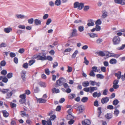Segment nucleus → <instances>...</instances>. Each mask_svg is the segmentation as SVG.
<instances>
[{
  "instance_id": "bf43d9fd",
  "label": "nucleus",
  "mask_w": 125,
  "mask_h": 125,
  "mask_svg": "<svg viewBox=\"0 0 125 125\" xmlns=\"http://www.w3.org/2000/svg\"><path fill=\"white\" fill-rule=\"evenodd\" d=\"M26 100L25 99H21L19 100V102L21 104H23L26 102Z\"/></svg>"
},
{
  "instance_id": "dca6fc26",
  "label": "nucleus",
  "mask_w": 125,
  "mask_h": 125,
  "mask_svg": "<svg viewBox=\"0 0 125 125\" xmlns=\"http://www.w3.org/2000/svg\"><path fill=\"white\" fill-rule=\"evenodd\" d=\"M34 23L36 25H40L41 24V21L38 19H35L34 20Z\"/></svg>"
},
{
  "instance_id": "e2e57ef3",
  "label": "nucleus",
  "mask_w": 125,
  "mask_h": 125,
  "mask_svg": "<svg viewBox=\"0 0 125 125\" xmlns=\"http://www.w3.org/2000/svg\"><path fill=\"white\" fill-rule=\"evenodd\" d=\"M89 9V6H85L83 8V10L85 11H87Z\"/></svg>"
},
{
  "instance_id": "423d86ee",
  "label": "nucleus",
  "mask_w": 125,
  "mask_h": 125,
  "mask_svg": "<svg viewBox=\"0 0 125 125\" xmlns=\"http://www.w3.org/2000/svg\"><path fill=\"white\" fill-rule=\"evenodd\" d=\"M42 123L43 125H52V122L50 120H48L47 121L45 120H43L42 121Z\"/></svg>"
},
{
  "instance_id": "6e6552de",
  "label": "nucleus",
  "mask_w": 125,
  "mask_h": 125,
  "mask_svg": "<svg viewBox=\"0 0 125 125\" xmlns=\"http://www.w3.org/2000/svg\"><path fill=\"white\" fill-rule=\"evenodd\" d=\"M78 114L82 113L84 110V106L82 105L78 106Z\"/></svg>"
},
{
  "instance_id": "f3484780",
  "label": "nucleus",
  "mask_w": 125,
  "mask_h": 125,
  "mask_svg": "<svg viewBox=\"0 0 125 125\" xmlns=\"http://www.w3.org/2000/svg\"><path fill=\"white\" fill-rule=\"evenodd\" d=\"M115 109L114 114L115 116L117 117L119 114V110L117 109V107H115Z\"/></svg>"
},
{
  "instance_id": "37998d69",
  "label": "nucleus",
  "mask_w": 125,
  "mask_h": 125,
  "mask_svg": "<svg viewBox=\"0 0 125 125\" xmlns=\"http://www.w3.org/2000/svg\"><path fill=\"white\" fill-rule=\"evenodd\" d=\"M96 76L97 78H100L101 79H103L104 78V76L100 74H97Z\"/></svg>"
},
{
  "instance_id": "b1692460",
  "label": "nucleus",
  "mask_w": 125,
  "mask_h": 125,
  "mask_svg": "<svg viewBox=\"0 0 125 125\" xmlns=\"http://www.w3.org/2000/svg\"><path fill=\"white\" fill-rule=\"evenodd\" d=\"M103 14L102 16V17L103 18H105L107 16V12L105 11H103Z\"/></svg>"
},
{
  "instance_id": "c85d7f7f",
  "label": "nucleus",
  "mask_w": 125,
  "mask_h": 125,
  "mask_svg": "<svg viewBox=\"0 0 125 125\" xmlns=\"http://www.w3.org/2000/svg\"><path fill=\"white\" fill-rule=\"evenodd\" d=\"M75 94H70L68 96V98L70 99H72L75 97Z\"/></svg>"
},
{
  "instance_id": "f03ea898",
  "label": "nucleus",
  "mask_w": 125,
  "mask_h": 125,
  "mask_svg": "<svg viewBox=\"0 0 125 125\" xmlns=\"http://www.w3.org/2000/svg\"><path fill=\"white\" fill-rule=\"evenodd\" d=\"M66 80L63 78H60L59 79L57 80L56 82V85L61 86L63 85L64 83L66 82Z\"/></svg>"
},
{
  "instance_id": "69168bd1",
  "label": "nucleus",
  "mask_w": 125,
  "mask_h": 125,
  "mask_svg": "<svg viewBox=\"0 0 125 125\" xmlns=\"http://www.w3.org/2000/svg\"><path fill=\"white\" fill-rule=\"evenodd\" d=\"M101 71L103 72H105L106 70V68L105 67H102L101 68Z\"/></svg>"
},
{
  "instance_id": "5701e85b",
  "label": "nucleus",
  "mask_w": 125,
  "mask_h": 125,
  "mask_svg": "<svg viewBox=\"0 0 125 125\" xmlns=\"http://www.w3.org/2000/svg\"><path fill=\"white\" fill-rule=\"evenodd\" d=\"M15 17L18 19H22L23 18H26L27 17L21 14H17L16 15Z\"/></svg>"
},
{
  "instance_id": "7c9ffc66",
  "label": "nucleus",
  "mask_w": 125,
  "mask_h": 125,
  "mask_svg": "<svg viewBox=\"0 0 125 125\" xmlns=\"http://www.w3.org/2000/svg\"><path fill=\"white\" fill-rule=\"evenodd\" d=\"M97 88L96 87H90V93H91L94 90H96Z\"/></svg>"
},
{
  "instance_id": "cd10ccee",
  "label": "nucleus",
  "mask_w": 125,
  "mask_h": 125,
  "mask_svg": "<svg viewBox=\"0 0 125 125\" xmlns=\"http://www.w3.org/2000/svg\"><path fill=\"white\" fill-rule=\"evenodd\" d=\"M12 95L11 93H8L6 94V97L7 99L10 98L11 97Z\"/></svg>"
},
{
  "instance_id": "6ab92c4d",
  "label": "nucleus",
  "mask_w": 125,
  "mask_h": 125,
  "mask_svg": "<svg viewBox=\"0 0 125 125\" xmlns=\"http://www.w3.org/2000/svg\"><path fill=\"white\" fill-rule=\"evenodd\" d=\"M105 118L107 119H109L112 117V114L111 113H108L105 115Z\"/></svg>"
},
{
  "instance_id": "4d7b16f0",
  "label": "nucleus",
  "mask_w": 125,
  "mask_h": 125,
  "mask_svg": "<svg viewBox=\"0 0 125 125\" xmlns=\"http://www.w3.org/2000/svg\"><path fill=\"white\" fill-rule=\"evenodd\" d=\"M33 19L32 18L28 19V22L30 24H32L33 22Z\"/></svg>"
},
{
  "instance_id": "9b49d317",
  "label": "nucleus",
  "mask_w": 125,
  "mask_h": 125,
  "mask_svg": "<svg viewBox=\"0 0 125 125\" xmlns=\"http://www.w3.org/2000/svg\"><path fill=\"white\" fill-rule=\"evenodd\" d=\"M109 100V98L107 97H106L103 98L101 101L102 103L104 104L106 103Z\"/></svg>"
},
{
  "instance_id": "49530a36",
  "label": "nucleus",
  "mask_w": 125,
  "mask_h": 125,
  "mask_svg": "<svg viewBox=\"0 0 125 125\" xmlns=\"http://www.w3.org/2000/svg\"><path fill=\"white\" fill-rule=\"evenodd\" d=\"M7 73V72L6 70H3L1 71V74L4 75H6Z\"/></svg>"
},
{
  "instance_id": "7ed1b4c3",
  "label": "nucleus",
  "mask_w": 125,
  "mask_h": 125,
  "mask_svg": "<svg viewBox=\"0 0 125 125\" xmlns=\"http://www.w3.org/2000/svg\"><path fill=\"white\" fill-rule=\"evenodd\" d=\"M74 8H78V9L81 10L82 9L84 6V4L83 3H79L78 2H76L74 3Z\"/></svg>"
},
{
  "instance_id": "473e14b6",
  "label": "nucleus",
  "mask_w": 125,
  "mask_h": 125,
  "mask_svg": "<svg viewBox=\"0 0 125 125\" xmlns=\"http://www.w3.org/2000/svg\"><path fill=\"white\" fill-rule=\"evenodd\" d=\"M92 71L94 72H98L99 71L97 69V67L96 66H94L92 67Z\"/></svg>"
},
{
  "instance_id": "c03bdc74",
  "label": "nucleus",
  "mask_w": 125,
  "mask_h": 125,
  "mask_svg": "<svg viewBox=\"0 0 125 125\" xmlns=\"http://www.w3.org/2000/svg\"><path fill=\"white\" fill-rule=\"evenodd\" d=\"M13 76V74L11 73H8L7 75V77L9 79L11 78Z\"/></svg>"
},
{
  "instance_id": "4468645a",
  "label": "nucleus",
  "mask_w": 125,
  "mask_h": 125,
  "mask_svg": "<svg viewBox=\"0 0 125 125\" xmlns=\"http://www.w3.org/2000/svg\"><path fill=\"white\" fill-rule=\"evenodd\" d=\"M121 72L120 71H118L117 73L115 74V75L117 77L118 79H120L121 77Z\"/></svg>"
},
{
  "instance_id": "aec40b11",
  "label": "nucleus",
  "mask_w": 125,
  "mask_h": 125,
  "mask_svg": "<svg viewBox=\"0 0 125 125\" xmlns=\"http://www.w3.org/2000/svg\"><path fill=\"white\" fill-rule=\"evenodd\" d=\"M101 94L99 92L98 94L97 92H95L93 94V96L94 97H99L101 96Z\"/></svg>"
},
{
  "instance_id": "09e8293b",
  "label": "nucleus",
  "mask_w": 125,
  "mask_h": 125,
  "mask_svg": "<svg viewBox=\"0 0 125 125\" xmlns=\"http://www.w3.org/2000/svg\"><path fill=\"white\" fill-rule=\"evenodd\" d=\"M56 118V116L54 115H51L50 118V119L48 120H50V121L51 120H54Z\"/></svg>"
},
{
  "instance_id": "2eb2a0df",
  "label": "nucleus",
  "mask_w": 125,
  "mask_h": 125,
  "mask_svg": "<svg viewBox=\"0 0 125 125\" xmlns=\"http://www.w3.org/2000/svg\"><path fill=\"white\" fill-rule=\"evenodd\" d=\"M26 73V72H24L23 71L22 72L21 74V78L24 81H26V78H25V74Z\"/></svg>"
},
{
  "instance_id": "ddd939ff",
  "label": "nucleus",
  "mask_w": 125,
  "mask_h": 125,
  "mask_svg": "<svg viewBox=\"0 0 125 125\" xmlns=\"http://www.w3.org/2000/svg\"><path fill=\"white\" fill-rule=\"evenodd\" d=\"M90 85H91L94 86L96 85V86H99L100 83L99 82L96 83L95 81H90Z\"/></svg>"
},
{
  "instance_id": "c756f323",
  "label": "nucleus",
  "mask_w": 125,
  "mask_h": 125,
  "mask_svg": "<svg viewBox=\"0 0 125 125\" xmlns=\"http://www.w3.org/2000/svg\"><path fill=\"white\" fill-rule=\"evenodd\" d=\"M9 91L10 90L8 89H2L1 92L5 94L8 93Z\"/></svg>"
},
{
  "instance_id": "2f4dec72",
  "label": "nucleus",
  "mask_w": 125,
  "mask_h": 125,
  "mask_svg": "<svg viewBox=\"0 0 125 125\" xmlns=\"http://www.w3.org/2000/svg\"><path fill=\"white\" fill-rule=\"evenodd\" d=\"M78 52L77 50H76L72 54V58H75V57L76 55L78 53Z\"/></svg>"
},
{
  "instance_id": "ea45409f",
  "label": "nucleus",
  "mask_w": 125,
  "mask_h": 125,
  "mask_svg": "<svg viewBox=\"0 0 125 125\" xmlns=\"http://www.w3.org/2000/svg\"><path fill=\"white\" fill-rule=\"evenodd\" d=\"M102 23L100 19H99L97 20L96 21L95 24L97 25H100Z\"/></svg>"
},
{
  "instance_id": "680f3d73",
  "label": "nucleus",
  "mask_w": 125,
  "mask_h": 125,
  "mask_svg": "<svg viewBox=\"0 0 125 125\" xmlns=\"http://www.w3.org/2000/svg\"><path fill=\"white\" fill-rule=\"evenodd\" d=\"M46 83L44 82H40L39 83V84L40 86H44L45 85Z\"/></svg>"
},
{
  "instance_id": "1a4fd4ad",
  "label": "nucleus",
  "mask_w": 125,
  "mask_h": 125,
  "mask_svg": "<svg viewBox=\"0 0 125 125\" xmlns=\"http://www.w3.org/2000/svg\"><path fill=\"white\" fill-rule=\"evenodd\" d=\"M0 112L2 113L4 117H7L9 115V113L5 110L1 111Z\"/></svg>"
},
{
  "instance_id": "4be33fe9",
  "label": "nucleus",
  "mask_w": 125,
  "mask_h": 125,
  "mask_svg": "<svg viewBox=\"0 0 125 125\" xmlns=\"http://www.w3.org/2000/svg\"><path fill=\"white\" fill-rule=\"evenodd\" d=\"M4 30L6 33H9L11 31L12 29L10 27L5 28L4 29Z\"/></svg>"
},
{
  "instance_id": "f8f14e48",
  "label": "nucleus",
  "mask_w": 125,
  "mask_h": 125,
  "mask_svg": "<svg viewBox=\"0 0 125 125\" xmlns=\"http://www.w3.org/2000/svg\"><path fill=\"white\" fill-rule=\"evenodd\" d=\"M89 22L87 23V25L88 27L92 26L94 25V23L92 19H89L88 20Z\"/></svg>"
},
{
  "instance_id": "c9c22d12",
  "label": "nucleus",
  "mask_w": 125,
  "mask_h": 125,
  "mask_svg": "<svg viewBox=\"0 0 125 125\" xmlns=\"http://www.w3.org/2000/svg\"><path fill=\"white\" fill-rule=\"evenodd\" d=\"M52 91L53 93H57L59 92V89H56V88H54L52 90Z\"/></svg>"
},
{
  "instance_id": "9d476101",
  "label": "nucleus",
  "mask_w": 125,
  "mask_h": 125,
  "mask_svg": "<svg viewBox=\"0 0 125 125\" xmlns=\"http://www.w3.org/2000/svg\"><path fill=\"white\" fill-rule=\"evenodd\" d=\"M82 124L83 125H89L91 124V122L90 120L86 119L84 121L82 122Z\"/></svg>"
},
{
  "instance_id": "393cba45",
  "label": "nucleus",
  "mask_w": 125,
  "mask_h": 125,
  "mask_svg": "<svg viewBox=\"0 0 125 125\" xmlns=\"http://www.w3.org/2000/svg\"><path fill=\"white\" fill-rule=\"evenodd\" d=\"M109 62L112 64H116L117 62V61L115 59H112L110 60Z\"/></svg>"
},
{
  "instance_id": "338daca9",
  "label": "nucleus",
  "mask_w": 125,
  "mask_h": 125,
  "mask_svg": "<svg viewBox=\"0 0 125 125\" xmlns=\"http://www.w3.org/2000/svg\"><path fill=\"white\" fill-rule=\"evenodd\" d=\"M10 56L11 57H14L15 56L16 54L15 53L11 52L10 53Z\"/></svg>"
},
{
  "instance_id": "5fc2aeb1",
  "label": "nucleus",
  "mask_w": 125,
  "mask_h": 125,
  "mask_svg": "<svg viewBox=\"0 0 125 125\" xmlns=\"http://www.w3.org/2000/svg\"><path fill=\"white\" fill-rule=\"evenodd\" d=\"M52 21V20L51 19H48L47 21L46 22V24L47 25H49L50 23Z\"/></svg>"
},
{
  "instance_id": "72a5a7b5",
  "label": "nucleus",
  "mask_w": 125,
  "mask_h": 125,
  "mask_svg": "<svg viewBox=\"0 0 125 125\" xmlns=\"http://www.w3.org/2000/svg\"><path fill=\"white\" fill-rule=\"evenodd\" d=\"M61 2L60 0H56L55 2V4L57 6L61 5Z\"/></svg>"
},
{
  "instance_id": "13d9d810",
  "label": "nucleus",
  "mask_w": 125,
  "mask_h": 125,
  "mask_svg": "<svg viewBox=\"0 0 125 125\" xmlns=\"http://www.w3.org/2000/svg\"><path fill=\"white\" fill-rule=\"evenodd\" d=\"M2 81L4 83H6L8 81V78L6 77L2 78Z\"/></svg>"
},
{
  "instance_id": "052dcab7",
  "label": "nucleus",
  "mask_w": 125,
  "mask_h": 125,
  "mask_svg": "<svg viewBox=\"0 0 125 125\" xmlns=\"http://www.w3.org/2000/svg\"><path fill=\"white\" fill-rule=\"evenodd\" d=\"M45 73L47 75H49L50 74V71L48 69H46L45 71Z\"/></svg>"
},
{
  "instance_id": "864d4df0",
  "label": "nucleus",
  "mask_w": 125,
  "mask_h": 125,
  "mask_svg": "<svg viewBox=\"0 0 125 125\" xmlns=\"http://www.w3.org/2000/svg\"><path fill=\"white\" fill-rule=\"evenodd\" d=\"M120 56V55L115 54L114 53L112 54V55L111 56L112 57H115L116 58H118Z\"/></svg>"
},
{
  "instance_id": "a878e982",
  "label": "nucleus",
  "mask_w": 125,
  "mask_h": 125,
  "mask_svg": "<svg viewBox=\"0 0 125 125\" xmlns=\"http://www.w3.org/2000/svg\"><path fill=\"white\" fill-rule=\"evenodd\" d=\"M78 28V31L80 32H82L84 30V27L83 26H79Z\"/></svg>"
},
{
  "instance_id": "8fccbe9b",
  "label": "nucleus",
  "mask_w": 125,
  "mask_h": 125,
  "mask_svg": "<svg viewBox=\"0 0 125 125\" xmlns=\"http://www.w3.org/2000/svg\"><path fill=\"white\" fill-rule=\"evenodd\" d=\"M118 83V81L117 80H114L113 82L114 85L113 86H119L118 85H117Z\"/></svg>"
},
{
  "instance_id": "a19ab883",
  "label": "nucleus",
  "mask_w": 125,
  "mask_h": 125,
  "mask_svg": "<svg viewBox=\"0 0 125 125\" xmlns=\"http://www.w3.org/2000/svg\"><path fill=\"white\" fill-rule=\"evenodd\" d=\"M84 61L83 62V63H85L86 65H88L89 63V61L86 59V57H85L84 58Z\"/></svg>"
},
{
  "instance_id": "774afa93",
  "label": "nucleus",
  "mask_w": 125,
  "mask_h": 125,
  "mask_svg": "<svg viewBox=\"0 0 125 125\" xmlns=\"http://www.w3.org/2000/svg\"><path fill=\"white\" fill-rule=\"evenodd\" d=\"M72 68L70 66L68 67V70L67 71L68 72H70L72 71Z\"/></svg>"
},
{
  "instance_id": "6e6d98bb",
  "label": "nucleus",
  "mask_w": 125,
  "mask_h": 125,
  "mask_svg": "<svg viewBox=\"0 0 125 125\" xmlns=\"http://www.w3.org/2000/svg\"><path fill=\"white\" fill-rule=\"evenodd\" d=\"M96 31H100L101 30V27L98 25H96L95 27Z\"/></svg>"
},
{
  "instance_id": "e433bc0d",
  "label": "nucleus",
  "mask_w": 125,
  "mask_h": 125,
  "mask_svg": "<svg viewBox=\"0 0 125 125\" xmlns=\"http://www.w3.org/2000/svg\"><path fill=\"white\" fill-rule=\"evenodd\" d=\"M6 64V62L4 60H3L1 62L0 65L2 66H5Z\"/></svg>"
},
{
  "instance_id": "20e7f679",
  "label": "nucleus",
  "mask_w": 125,
  "mask_h": 125,
  "mask_svg": "<svg viewBox=\"0 0 125 125\" xmlns=\"http://www.w3.org/2000/svg\"><path fill=\"white\" fill-rule=\"evenodd\" d=\"M120 41V39L118 36H115L113 39V44L114 45H117L118 44Z\"/></svg>"
},
{
  "instance_id": "79ce46f5",
  "label": "nucleus",
  "mask_w": 125,
  "mask_h": 125,
  "mask_svg": "<svg viewBox=\"0 0 125 125\" xmlns=\"http://www.w3.org/2000/svg\"><path fill=\"white\" fill-rule=\"evenodd\" d=\"M119 103V101L117 100L116 99L113 101V104L114 105H117Z\"/></svg>"
},
{
  "instance_id": "4c0bfd02",
  "label": "nucleus",
  "mask_w": 125,
  "mask_h": 125,
  "mask_svg": "<svg viewBox=\"0 0 125 125\" xmlns=\"http://www.w3.org/2000/svg\"><path fill=\"white\" fill-rule=\"evenodd\" d=\"M83 86H89V83L88 81H85L83 82L82 83Z\"/></svg>"
},
{
  "instance_id": "0eeeda50",
  "label": "nucleus",
  "mask_w": 125,
  "mask_h": 125,
  "mask_svg": "<svg viewBox=\"0 0 125 125\" xmlns=\"http://www.w3.org/2000/svg\"><path fill=\"white\" fill-rule=\"evenodd\" d=\"M114 1L116 3L122 5L125 4V0H114Z\"/></svg>"
},
{
  "instance_id": "0e129e2a",
  "label": "nucleus",
  "mask_w": 125,
  "mask_h": 125,
  "mask_svg": "<svg viewBox=\"0 0 125 125\" xmlns=\"http://www.w3.org/2000/svg\"><path fill=\"white\" fill-rule=\"evenodd\" d=\"M103 40L102 39L99 38L96 41V43L99 44L102 42Z\"/></svg>"
},
{
  "instance_id": "39448f33",
  "label": "nucleus",
  "mask_w": 125,
  "mask_h": 125,
  "mask_svg": "<svg viewBox=\"0 0 125 125\" xmlns=\"http://www.w3.org/2000/svg\"><path fill=\"white\" fill-rule=\"evenodd\" d=\"M72 32L70 34V37H75L78 35L77 31L75 29H73L71 30Z\"/></svg>"
},
{
  "instance_id": "a18cd8bd",
  "label": "nucleus",
  "mask_w": 125,
  "mask_h": 125,
  "mask_svg": "<svg viewBox=\"0 0 125 125\" xmlns=\"http://www.w3.org/2000/svg\"><path fill=\"white\" fill-rule=\"evenodd\" d=\"M21 115L22 117H24V116H25L26 117H28V114H26L25 112L23 111H22L21 112Z\"/></svg>"
},
{
  "instance_id": "f257e3e1",
  "label": "nucleus",
  "mask_w": 125,
  "mask_h": 125,
  "mask_svg": "<svg viewBox=\"0 0 125 125\" xmlns=\"http://www.w3.org/2000/svg\"><path fill=\"white\" fill-rule=\"evenodd\" d=\"M46 54L45 53H40L38 54H36L34 55L32 58L34 59H37L38 60L43 61L47 59L48 60L52 61L53 59L52 57L50 56H48L46 57Z\"/></svg>"
},
{
  "instance_id": "f704fd0d",
  "label": "nucleus",
  "mask_w": 125,
  "mask_h": 125,
  "mask_svg": "<svg viewBox=\"0 0 125 125\" xmlns=\"http://www.w3.org/2000/svg\"><path fill=\"white\" fill-rule=\"evenodd\" d=\"M98 54L99 55L102 56H105V53L102 51L99 52Z\"/></svg>"
},
{
  "instance_id": "603ef678",
  "label": "nucleus",
  "mask_w": 125,
  "mask_h": 125,
  "mask_svg": "<svg viewBox=\"0 0 125 125\" xmlns=\"http://www.w3.org/2000/svg\"><path fill=\"white\" fill-rule=\"evenodd\" d=\"M89 75L91 76L94 77L95 76V74L94 72L92 70L89 73Z\"/></svg>"
},
{
  "instance_id": "de8ad7c7",
  "label": "nucleus",
  "mask_w": 125,
  "mask_h": 125,
  "mask_svg": "<svg viewBox=\"0 0 125 125\" xmlns=\"http://www.w3.org/2000/svg\"><path fill=\"white\" fill-rule=\"evenodd\" d=\"M23 67L25 69H27L28 68V63H25L22 65Z\"/></svg>"
},
{
  "instance_id": "412c9836",
  "label": "nucleus",
  "mask_w": 125,
  "mask_h": 125,
  "mask_svg": "<svg viewBox=\"0 0 125 125\" xmlns=\"http://www.w3.org/2000/svg\"><path fill=\"white\" fill-rule=\"evenodd\" d=\"M88 34L92 38L97 37H98V35L97 34L93 33H88Z\"/></svg>"
},
{
  "instance_id": "bb28decb",
  "label": "nucleus",
  "mask_w": 125,
  "mask_h": 125,
  "mask_svg": "<svg viewBox=\"0 0 125 125\" xmlns=\"http://www.w3.org/2000/svg\"><path fill=\"white\" fill-rule=\"evenodd\" d=\"M88 100V98L87 97H83L81 99V101L83 103L87 102Z\"/></svg>"
},
{
  "instance_id": "58836bf2",
  "label": "nucleus",
  "mask_w": 125,
  "mask_h": 125,
  "mask_svg": "<svg viewBox=\"0 0 125 125\" xmlns=\"http://www.w3.org/2000/svg\"><path fill=\"white\" fill-rule=\"evenodd\" d=\"M35 62V61L34 60H30L29 62V65L30 66H31Z\"/></svg>"
},
{
  "instance_id": "3c124183",
  "label": "nucleus",
  "mask_w": 125,
  "mask_h": 125,
  "mask_svg": "<svg viewBox=\"0 0 125 125\" xmlns=\"http://www.w3.org/2000/svg\"><path fill=\"white\" fill-rule=\"evenodd\" d=\"M22 99H25L26 97L25 94H23L20 95L19 96Z\"/></svg>"
},
{
  "instance_id": "a211bd4d",
  "label": "nucleus",
  "mask_w": 125,
  "mask_h": 125,
  "mask_svg": "<svg viewBox=\"0 0 125 125\" xmlns=\"http://www.w3.org/2000/svg\"><path fill=\"white\" fill-rule=\"evenodd\" d=\"M37 100L38 102L39 103H45L46 101V100L43 99L41 98L39 99L37 98Z\"/></svg>"
}]
</instances>
